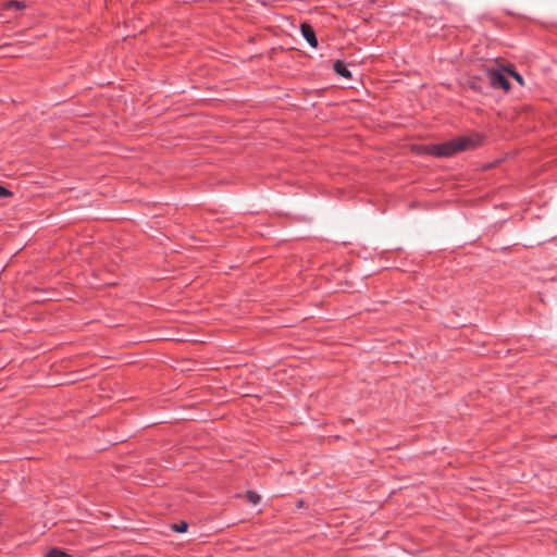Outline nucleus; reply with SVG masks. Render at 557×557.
I'll list each match as a JSON object with an SVG mask.
<instances>
[{
  "instance_id": "obj_1",
  "label": "nucleus",
  "mask_w": 557,
  "mask_h": 557,
  "mask_svg": "<svg viewBox=\"0 0 557 557\" xmlns=\"http://www.w3.org/2000/svg\"><path fill=\"white\" fill-rule=\"evenodd\" d=\"M478 143L473 138L462 136L449 141L429 145L425 150L430 156L437 158H448L457 154L458 152L472 149Z\"/></svg>"
},
{
  "instance_id": "obj_2",
  "label": "nucleus",
  "mask_w": 557,
  "mask_h": 557,
  "mask_svg": "<svg viewBox=\"0 0 557 557\" xmlns=\"http://www.w3.org/2000/svg\"><path fill=\"white\" fill-rule=\"evenodd\" d=\"M485 75L488 88L503 89L506 92L510 90V83L503 72L498 70H487Z\"/></svg>"
},
{
  "instance_id": "obj_3",
  "label": "nucleus",
  "mask_w": 557,
  "mask_h": 557,
  "mask_svg": "<svg viewBox=\"0 0 557 557\" xmlns=\"http://www.w3.org/2000/svg\"><path fill=\"white\" fill-rule=\"evenodd\" d=\"M465 86L478 94H485L488 89L487 81L480 76H469L465 82Z\"/></svg>"
},
{
  "instance_id": "obj_4",
  "label": "nucleus",
  "mask_w": 557,
  "mask_h": 557,
  "mask_svg": "<svg viewBox=\"0 0 557 557\" xmlns=\"http://www.w3.org/2000/svg\"><path fill=\"white\" fill-rule=\"evenodd\" d=\"M301 34L307 42L312 47H318V39L313 27L308 23H302L300 26Z\"/></svg>"
},
{
  "instance_id": "obj_5",
  "label": "nucleus",
  "mask_w": 557,
  "mask_h": 557,
  "mask_svg": "<svg viewBox=\"0 0 557 557\" xmlns=\"http://www.w3.org/2000/svg\"><path fill=\"white\" fill-rule=\"evenodd\" d=\"M333 67H334L335 73L338 74L339 76H342L344 78H350L351 77V73L347 69V64L344 61L337 60L334 63Z\"/></svg>"
},
{
  "instance_id": "obj_6",
  "label": "nucleus",
  "mask_w": 557,
  "mask_h": 557,
  "mask_svg": "<svg viewBox=\"0 0 557 557\" xmlns=\"http://www.w3.org/2000/svg\"><path fill=\"white\" fill-rule=\"evenodd\" d=\"M246 498L252 505H258L261 500V496L255 491H247Z\"/></svg>"
},
{
  "instance_id": "obj_7",
  "label": "nucleus",
  "mask_w": 557,
  "mask_h": 557,
  "mask_svg": "<svg viewBox=\"0 0 557 557\" xmlns=\"http://www.w3.org/2000/svg\"><path fill=\"white\" fill-rule=\"evenodd\" d=\"M188 529V523L185 521H180L177 523L171 524V530L177 533H184Z\"/></svg>"
},
{
  "instance_id": "obj_8",
  "label": "nucleus",
  "mask_w": 557,
  "mask_h": 557,
  "mask_svg": "<svg viewBox=\"0 0 557 557\" xmlns=\"http://www.w3.org/2000/svg\"><path fill=\"white\" fill-rule=\"evenodd\" d=\"M47 557H71L67 553H65L64 550L60 549V548H51L47 555Z\"/></svg>"
},
{
  "instance_id": "obj_9",
  "label": "nucleus",
  "mask_w": 557,
  "mask_h": 557,
  "mask_svg": "<svg viewBox=\"0 0 557 557\" xmlns=\"http://www.w3.org/2000/svg\"><path fill=\"white\" fill-rule=\"evenodd\" d=\"M25 7H26V5H25V3H24V2L14 1V0L9 1V2L7 3V8H8V9H11V8H14V9H24Z\"/></svg>"
},
{
  "instance_id": "obj_10",
  "label": "nucleus",
  "mask_w": 557,
  "mask_h": 557,
  "mask_svg": "<svg viewBox=\"0 0 557 557\" xmlns=\"http://www.w3.org/2000/svg\"><path fill=\"white\" fill-rule=\"evenodd\" d=\"M509 74L513 77L521 86H523V77L515 70H509Z\"/></svg>"
},
{
  "instance_id": "obj_11",
  "label": "nucleus",
  "mask_w": 557,
  "mask_h": 557,
  "mask_svg": "<svg viewBox=\"0 0 557 557\" xmlns=\"http://www.w3.org/2000/svg\"><path fill=\"white\" fill-rule=\"evenodd\" d=\"M12 196V191H10L7 187L0 185V197L1 198H7V197H10Z\"/></svg>"
}]
</instances>
